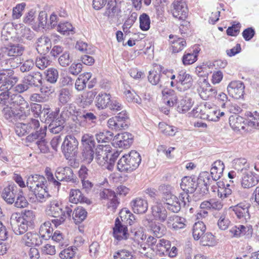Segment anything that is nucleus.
<instances>
[{"label":"nucleus","mask_w":259,"mask_h":259,"mask_svg":"<svg viewBox=\"0 0 259 259\" xmlns=\"http://www.w3.org/2000/svg\"><path fill=\"white\" fill-rule=\"evenodd\" d=\"M159 127L161 129V132L166 135L174 136L178 132V128L176 127L170 126L164 123H160Z\"/></svg>","instance_id":"nucleus-52"},{"label":"nucleus","mask_w":259,"mask_h":259,"mask_svg":"<svg viewBox=\"0 0 259 259\" xmlns=\"http://www.w3.org/2000/svg\"><path fill=\"white\" fill-rule=\"evenodd\" d=\"M47 186V181L46 178L39 175H31L27 177L26 186L29 190L33 192L37 189H41Z\"/></svg>","instance_id":"nucleus-13"},{"label":"nucleus","mask_w":259,"mask_h":259,"mask_svg":"<svg viewBox=\"0 0 259 259\" xmlns=\"http://www.w3.org/2000/svg\"><path fill=\"white\" fill-rule=\"evenodd\" d=\"M20 218L27 224V226H30V228H33L35 215L32 210H25L22 214H20Z\"/></svg>","instance_id":"nucleus-47"},{"label":"nucleus","mask_w":259,"mask_h":259,"mask_svg":"<svg viewBox=\"0 0 259 259\" xmlns=\"http://www.w3.org/2000/svg\"><path fill=\"white\" fill-rule=\"evenodd\" d=\"M245 85L243 82L240 80L232 81L228 85L227 91L233 98L236 99H240L244 94Z\"/></svg>","instance_id":"nucleus-19"},{"label":"nucleus","mask_w":259,"mask_h":259,"mask_svg":"<svg viewBox=\"0 0 259 259\" xmlns=\"http://www.w3.org/2000/svg\"><path fill=\"white\" fill-rule=\"evenodd\" d=\"M94 149L82 148L81 153L83 160L88 163H90L94 158Z\"/></svg>","instance_id":"nucleus-53"},{"label":"nucleus","mask_w":259,"mask_h":259,"mask_svg":"<svg viewBox=\"0 0 259 259\" xmlns=\"http://www.w3.org/2000/svg\"><path fill=\"white\" fill-rule=\"evenodd\" d=\"M78 142L72 135L66 136L62 145V152L67 159L75 156L78 149Z\"/></svg>","instance_id":"nucleus-7"},{"label":"nucleus","mask_w":259,"mask_h":259,"mask_svg":"<svg viewBox=\"0 0 259 259\" xmlns=\"http://www.w3.org/2000/svg\"><path fill=\"white\" fill-rule=\"evenodd\" d=\"M87 211L82 207L75 209L72 213V218L75 224H79L84 221L87 216Z\"/></svg>","instance_id":"nucleus-45"},{"label":"nucleus","mask_w":259,"mask_h":259,"mask_svg":"<svg viewBox=\"0 0 259 259\" xmlns=\"http://www.w3.org/2000/svg\"><path fill=\"white\" fill-rule=\"evenodd\" d=\"M72 62V58L68 52H64L59 57L58 62L63 67L68 66Z\"/></svg>","instance_id":"nucleus-59"},{"label":"nucleus","mask_w":259,"mask_h":259,"mask_svg":"<svg viewBox=\"0 0 259 259\" xmlns=\"http://www.w3.org/2000/svg\"><path fill=\"white\" fill-rule=\"evenodd\" d=\"M124 94L127 102L141 104V99L134 91L126 90Z\"/></svg>","instance_id":"nucleus-56"},{"label":"nucleus","mask_w":259,"mask_h":259,"mask_svg":"<svg viewBox=\"0 0 259 259\" xmlns=\"http://www.w3.org/2000/svg\"><path fill=\"white\" fill-rule=\"evenodd\" d=\"M51 61L45 56L37 57L35 60L36 66L39 69L44 70L50 65Z\"/></svg>","instance_id":"nucleus-55"},{"label":"nucleus","mask_w":259,"mask_h":259,"mask_svg":"<svg viewBox=\"0 0 259 259\" xmlns=\"http://www.w3.org/2000/svg\"><path fill=\"white\" fill-rule=\"evenodd\" d=\"M46 130L47 127L45 126L44 128H40L39 131H37V133H31L26 138L27 141L29 142L38 139L36 144L40 151L43 153H48L49 151L48 143L44 139L46 135Z\"/></svg>","instance_id":"nucleus-6"},{"label":"nucleus","mask_w":259,"mask_h":259,"mask_svg":"<svg viewBox=\"0 0 259 259\" xmlns=\"http://www.w3.org/2000/svg\"><path fill=\"white\" fill-rule=\"evenodd\" d=\"M229 123L231 127L235 131L245 130L246 122L244 119L238 115H232L229 117Z\"/></svg>","instance_id":"nucleus-33"},{"label":"nucleus","mask_w":259,"mask_h":259,"mask_svg":"<svg viewBox=\"0 0 259 259\" xmlns=\"http://www.w3.org/2000/svg\"><path fill=\"white\" fill-rule=\"evenodd\" d=\"M42 74L39 72H32L25 75L23 78V82L30 88H40L41 93L44 92V88L41 87L42 84ZM46 92V91H45Z\"/></svg>","instance_id":"nucleus-14"},{"label":"nucleus","mask_w":259,"mask_h":259,"mask_svg":"<svg viewBox=\"0 0 259 259\" xmlns=\"http://www.w3.org/2000/svg\"><path fill=\"white\" fill-rule=\"evenodd\" d=\"M121 13L120 9L117 6L116 0H109L106 11L104 13V16L108 17V19L113 20L118 19Z\"/></svg>","instance_id":"nucleus-23"},{"label":"nucleus","mask_w":259,"mask_h":259,"mask_svg":"<svg viewBox=\"0 0 259 259\" xmlns=\"http://www.w3.org/2000/svg\"><path fill=\"white\" fill-rule=\"evenodd\" d=\"M28 203L25 197L23 195L22 192L21 191L17 194L16 200L15 202V206L18 208H24L26 207Z\"/></svg>","instance_id":"nucleus-64"},{"label":"nucleus","mask_w":259,"mask_h":259,"mask_svg":"<svg viewBox=\"0 0 259 259\" xmlns=\"http://www.w3.org/2000/svg\"><path fill=\"white\" fill-rule=\"evenodd\" d=\"M141 161L140 154L136 151H131L120 158L117 167L120 172H131L138 167Z\"/></svg>","instance_id":"nucleus-2"},{"label":"nucleus","mask_w":259,"mask_h":259,"mask_svg":"<svg viewBox=\"0 0 259 259\" xmlns=\"http://www.w3.org/2000/svg\"><path fill=\"white\" fill-rule=\"evenodd\" d=\"M69 114L76 117L81 122L85 123L90 125H95L97 122V116L94 113L82 109H76L72 104L69 105Z\"/></svg>","instance_id":"nucleus-4"},{"label":"nucleus","mask_w":259,"mask_h":259,"mask_svg":"<svg viewBox=\"0 0 259 259\" xmlns=\"http://www.w3.org/2000/svg\"><path fill=\"white\" fill-rule=\"evenodd\" d=\"M22 243L27 246H39L42 243L40 236L36 233L28 232L22 237Z\"/></svg>","instance_id":"nucleus-25"},{"label":"nucleus","mask_w":259,"mask_h":259,"mask_svg":"<svg viewBox=\"0 0 259 259\" xmlns=\"http://www.w3.org/2000/svg\"><path fill=\"white\" fill-rule=\"evenodd\" d=\"M113 234L115 239L118 241L126 239L128 238L127 227L121 224L118 218L115 220Z\"/></svg>","instance_id":"nucleus-22"},{"label":"nucleus","mask_w":259,"mask_h":259,"mask_svg":"<svg viewBox=\"0 0 259 259\" xmlns=\"http://www.w3.org/2000/svg\"><path fill=\"white\" fill-rule=\"evenodd\" d=\"M69 201L74 204L80 202L90 204L91 202L89 199L83 196L80 190L74 189H72L70 191Z\"/></svg>","instance_id":"nucleus-29"},{"label":"nucleus","mask_w":259,"mask_h":259,"mask_svg":"<svg viewBox=\"0 0 259 259\" xmlns=\"http://www.w3.org/2000/svg\"><path fill=\"white\" fill-rule=\"evenodd\" d=\"M132 209L135 213L143 214L148 209L147 201L142 198H136L131 202Z\"/></svg>","instance_id":"nucleus-27"},{"label":"nucleus","mask_w":259,"mask_h":259,"mask_svg":"<svg viewBox=\"0 0 259 259\" xmlns=\"http://www.w3.org/2000/svg\"><path fill=\"white\" fill-rule=\"evenodd\" d=\"M249 207L250 205L248 203H240L231 207V208L234 212L237 219L241 220L242 221H247L250 219Z\"/></svg>","instance_id":"nucleus-21"},{"label":"nucleus","mask_w":259,"mask_h":259,"mask_svg":"<svg viewBox=\"0 0 259 259\" xmlns=\"http://www.w3.org/2000/svg\"><path fill=\"white\" fill-rule=\"evenodd\" d=\"M185 222L184 218L174 215L168 218L167 224L168 227H171L174 230L177 231L185 227Z\"/></svg>","instance_id":"nucleus-32"},{"label":"nucleus","mask_w":259,"mask_h":259,"mask_svg":"<svg viewBox=\"0 0 259 259\" xmlns=\"http://www.w3.org/2000/svg\"><path fill=\"white\" fill-rule=\"evenodd\" d=\"M4 105L6 107L4 108L3 113L5 118L12 120L13 119H17L20 117L22 112L20 110L12 106H9L7 104Z\"/></svg>","instance_id":"nucleus-38"},{"label":"nucleus","mask_w":259,"mask_h":259,"mask_svg":"<svg viewBox=\"0 0 259 259\" xmlns=\"http://www.w3.org/2000/svg\"><path fill=\"white\" fill-rule=\"evenodd\" d=\"M52 46L51 39L46 36H42L37 39L36 50L38 53L46 54Z\"/></svg>","instance_id":"nucleus-30"},{"label":"nucleus","mask_w":259,"mask_h":259,"mask_svg":"<svg viewBox=\"0 0 259 259\" xmlns=\"http://www.w3.org/2000/svg\"><path fill=\"white\" fill-rule=\"evenodd\" d=\"M33 192L35 196L37 201L39 203L45 202L51 197L48 191L47 186L41 187V189L35 190Z\"/></svg>","instance_id":"nucleus-42"},{"label":"nucleus","mask_w":259,"mask_h":259,"mask_svg":"<svg viewBox=\"0 0 259 259\" xmlns=\"http://www.w3.org/2000/svg\"><path fill=\"white\" fill-rule=\"evenodd\" d=\"M53 229L49 221L44 223L39 228V236L44 240H49L53 234Z\"/></svg>","instance_id":"nucleus-39"},{"label":"nucleus","mask_w":259,"mask_h":259,"mask_svg":"<svg viewBox=\"0 0 259 259\" xmlns=\"http://www.w3.org/2000/svg\"><path fill=\"white\" fill-rule=\"evenodd\" d=\"M225 168L224 163L220 160H217L212 164L210 174L212 179L217 181L222 177Z\"/></svg>","instance_id":"nucleus-35"},{"label":"nucleus","mask_w":259,"mask_h":259,"mask_svg":"<svg viewBox=\"0 0 259 259\" xmlns=\"http://www.w3.org/2000/svg\"><path fill=\"white\" fill-rule=\"evenodd\" d=\"M143 221L145 226H150L151 231L156 237L160 238L164 235L165 228L163 225L159 223L152 222L148 219H145Z\"/></svg>","instance_id":"nucleus-31"},{"label":"nucleus","mask_w":259,"mask_h":259,"mask_svg":"<svg viewBox=\"0 0 259 259\" xmlns=\"http://www.w3.org/2000/svg\"><path fill=\"white\" fill-rule=\"evenodd\" d=\"M62 206L60 202L56 200L50 201V203L46 208V213L49 215L54 218H58L62 215Z\"/></svg>","instance_id":"nucleus-26"},{"label":"nucleus","mask_w":259,"mask_h":259,"mask_svg":"<svg viewBox=\"0 0 259 259\" xmlns=\"http://www.w3.org/2000/svg\"><path fill=\"white\" fill-rule=\"evenodd\" d=\"M128 115L125 110H122L117 115L110 118L108 120V126L112 130L120 131L127 128V121Z\"/></svg>","instance_id":"nucleus-9"},{"label":"nucleus","mask_w":259,"mask_h":259,"mask_svg":"<svg viewBox=\"0 0 259 259\" xmlns=\"http://www.w3.org/2000/svg\"><path fill=\"white\" fill-rule=\"evenodd\" d=\"M171 12L172 16L179 20H185L188 14V9L186 2L175 0L171 4Z\"/></svg>","instance_id":"nucleus-12"},{"label":"nucleus","mask_w":259,"mask_h":259,"mask_svg":"<svg viewBox=\"0 0 259 259\" xmlns=\"http://www.w3.org/2000/svg\"><path fill=\"white\" fill-rule=\"evenodd\" d=\"M197 185V182L195 178L185 177L182 178L180 186L185 193L181 194V197L185 205L187 202H187H189L188 193H193L196 189Z\"/></svg>","instance_id":"nucleus-8"},{"label":"nucleus","mask_w":259,"mask_h":259,"mask_svg":"<svg viewBox=\"0 0 259 259\" xmlns=\"http://www.w3.org/2000/svg\"><path fill=\"white\" fill-rule=\"evenodd\" d=\"M245 115L248 117L246 120V125L253 128H259V113L247 112Z\"/></svg>","instance_id":"nucleus-41"},{"label":"nucleus","mask_w":259,"mask_h":259,"mask_svg":"<svg viewBox=\"0 0 259 259\" xmlns=\"http://www.w3.org/2000/svg\"><path fill=\"white\" fill-rule=\"evenodd\" d=\"M133 136L128 132H124L116 135L112 142V145L115 147L128 148L133 143Z\"/></svg>","instance_id":"nucleus-16"},{"label":"nucleus","mask_w":259,"mask_h":259,"mask_svg":"<svg viewBox=\"0 0 259 259\" xmlns=\"http://www.w3.org/2000/svg\"><path fill=\"white\" fill-rule=\"evenodd\" d=\"M193 84L192 76L185 70L179 71L177 75L176 85L177 89L181 91H185L189 89Z\"/></svg>","instance_id":"nucleus-10"},{"label":"nucleus","mask_w":259,"mask_h":259,"mask_svg":"<svg viewBox=\"0 0 259 259\" xmlns=\"http://www.w3.org/2000/svg\"><path fill=\"white\" fill-rule=\"evenodd\" d=\"M26 125H27V127L28 133L32 132L31 133H37V131H39L40 128H41L39 127V121L37 119L33 118L31 119L27 123H26Z\"/></svg>","instance_id":"nucleus-60"},{"label":"nucleus","mask_w":259,"mask_h":259,"mask_svg":"<svg viewBox=\"0 0 259 259\" xmlns=\"http://www.w3.org/2000/svg\"><path fill=\"white\" fill-rule=\"evenodd\" d=\"M77 248L75 247H69L62 250L59 253V256L61 259L72 258L76 252Z\"/></svg>","instance_id":"nucleus-51"},{"label":"nucleus","mask_w":259,"mask_h":259,"mask_svg":"<svg viewBox=\"0 0 259 259\" xmlns=\"http://www.w3.org/2000/svg\"><path fill=\"white\" fill-rule=\"evenodd\" d=\"M133 257L132 253L125 249L119 250L113 255L114 259H133Z\"/></svg>","instance_id":"nucleus-62"},{"label":"nucleus","mask_w":259,"mask_h":259,"mask_svg":"<svg viewBox=\"0 0 259 259\" xmlns=\"http://www.w3.org/2000/svg\"><path fill=\"white\" fill-rule=\"evenodd\" d=\"M170 40V43L171 44L172 52L174 53H178L183 50L186 46L185 40L181 37H178L176 35L170 34L169 36Z\"/></svg>","instance_id":"nucleus-36"},{"label":"nucleus","mask_w":259,"mask_h":259,"mask_svg":"<svg viewBox=\"0 0 259 259\" xmlns=\"http://www.w3.org/2000/svg\"><path fill=\"white\" fill-rule=\"evenodd\" d=\"M113 137V133L106 130L100 132L96 134V138L98 143H108L112 140Z\"/></svg>","instance_id":"nucleus-48"},{"label":"nucleus","mask_w":259,"mask_h":259,"mask_svg":"<svg viewBox=\"0 0 259 259\" xmlns=\"http://www.w3.org/2000/svg\"><path fill=\"white\" fill-rule=\"evenodd\" d=\"M152 213L155 220L162 223L166 220L167 217L165 207H163L161 203H157L152 206Z\"/></svg>","instance_id":"nucleus-28"},{"label":"nucleus","mask_w":259,"mask_h":259,"mask_svg":"<svg viewBox=\"0 0 259 259\" xmlns=\"http://www.w3.org/2000/svg\"><path fill=\"white\" fill-rule=\"evenodd\" d=\"M170 248V242L164 239H159L153 248V251L159 255L164 254Z\"/></svg>","instance_id":"nucleus-40"},{"label":"nucleus","mask_w":259,"mask_h":259,"mask_svg":"<svg viewBox=\"0 0 259 259\" xmlns=\"http://www.w3.org/2000/svg\"><path fill=\"white\" fill-rule=\"evenodd\" d=\"M191 106L192 104L190 99H182L179 102L177 110L180 113H185L190 109Z\"/></svg>","instance_id":"nucleus-57"},{"label":"nucleus","mask_w":259,"mask_h":259,"mask_svg":"<svg viewBox=\"0 0 259 259\" xmlns=\"http://www.w3.org/2000/svg\"><path fill=\"white\" fill-rule=\"evenodd\" d=\"M111 95L106 93H99L96 98V106L98 109H105L111 102Z\"/></svg>","instance_id":"nucleus-34"},{"label":"nucleus","mask_w":259,"mask_h":259,"mask_svg":"<svg viewBox=\"0 0 259 259\" xmlns=\"http://www.w3.org/2000/svg\"><path fill=\"white\" fill-rule=\"evenodd\" d=\"M198 91L200 97L205 100L215 98L217 93V90L212 87L206 79L201 82Z\"/></svg>","instance_id":"nucleus-20"},{"label":"nucleus","mask_w":259,"mask_h":259,"mask_svg":"<svg viewBox=\"0 0 259 259\" xmlns=\"http://www.w3.org/2000/svg\"><path fill=\"white\" fill-rule=\"evenodd\" d=\"M10 224L16 235H22L26 232L30 226H27L20 218V213H13L10 218Z\"/></svg>","instance_id":"nucleus-11"},{"label":"nucleus","mask_w":259,"mask_h":259,"mask_svg":"<svg viewBox=\"0 0 259 259\" xmlns=\"http://www.w3.org/2000/svg\"><path fill=\"white\" fill-rule=\"evenodd\" d=\"M75 28L68 22L60 23L57 26V30L63 35H69L75 33Z\"/></svg>","instance_id":"nucleus-46"},{"label":"nucleus","mask_w":259,"mask_h":259,"mask_svg":"<svg viewBox=\"0 0 259 259\" xmlns=\"http://www.w3.org/2000/svg\"><path fill=\"white\" fill-rule=\"evenodd\" d=\"M71 98V94L70 91L67 89H62L60 90L59 96L60 102L65 104L68 102Z\"/></svg>","instance_id":"nucleus-58"},{"label":"nucleus","mask_w":259,"mask_h":259,"mask_svg":"<svg viewBox=\"0 0 259 259\" xmlns=\"http://www.w3.org/2000/svg\"><path fill=\"white\" fill-rule=\"evenodd\" d=\"M6 104L20 110L21 112L22 109L28 107V103L21 95L18 93H13L11 91L5 90L0 94V106Z\"/></svg>","instance_id":"nucleus-3"},{"label":"nucleus","mask_w":259,"mask_h":259,"mask_svg":"<svg viewBox=\"0 0 259 259\" xmlns=\"http://www.w3.org/2000/svg\"><path fill=\"white\" fill-rule=\"evenodd\" d=\"M218 217L219 220L217 223L218 227L222 230H226L231 224V222L227 215V211H224L220 213Z\"/></svg>","instance_id":"nucleus-43"},{"label":"nucleus","mask_w":259,"mask_h":259,"mask_svg":"<svg viewBox=\"0 0 259 259\" xmlns=\"http://www.w3.org/2000/svg\"><path fill=\"white\" fill-rule=\"evenodd\" d=\"M47 80L51 83H55L58 78V71L57 69L51 68L47 70Z\"/></svg>","instance_id":"nucleus-63"},{"label":"nucleus","mask_w":259,"mask_h":259,"mask_svg":"<svg viewBox=\"0 0 259 259\" xmlns=\"http://www.w3.org/2000/svg\"><path fill=\"white\" fill-rule=\"evenodd\" d=\"M150 20L148 15L143 13L140 17V27L143 30H147L150 28Z\"/></svg>","instance_id":"nucleus-61"},{"label":"nucleus","mask_w":259,"mask_h":259,"mask_svg":"<svg viewBox=\"0 0 259 259\" xmlns=\"http://www.w3.org/2000/svg\"><path fill=\"white\" fill-rule=\"evenodd\" d=\"M3 49L4 57L6 58L20 57L24 50L23 48L19 45L11 46Z\"/></svg>","instance_id":"nucleus-37"},{"label":"nucleus","mask_w":259,"mask_h":259,"mask_svg":"<svg viewBox=\"0 0 259 259\" xmlns=\"http://www.w3.org/2000/svg\"><path fill=\"white\" fill-rule=\"evenodd\" d=\"M258 181L259 179L257 174L248 171L244 174L242 177L241 185L243 188L249 189L255 186Z\"/></svg>","instance_id":"nucleus-24"},{"label":"nucleus","mask_w":259,"mask_h":259,"mask_svg":"<svg viewBox=\"0 0 259 259\" xmlns=\"http://www.w3.org/2000/svg\"><path fill=\"white\" fill-rule=\"evenodd\" d=\"M13 187L5 188L2 193V196L4 200L9 204H12L15 202V194L14 193Z\"/></svg>","instance_id":"nucleus-49"},{"label":"nucleus","mask_w":259,"mask_h":259,"mask_svg":"<svg viewBox=\"0 0 259 259\" xmlns=\"http://www.w3.org/2000/svg\"><path fill=\"white\" fill-rule=\"evenodd\" d=\"M20 63V57L7 58L1 62L3 67V71L0 72L1 91L10 89L18 81V78L13 75L14 72L12 69L17 67Z\"/></svg>","instance_id":"nucleus-1"},{"label":"nucleus","mask_w":259,"mask_h":259,"mask_svg":"<svg viewBox=\"0 0 259 259\" xmlns=\"http://www.w3.org/2000/svg\"><path fill=\"white\" fill-rule=\"evenodd\" d=\"M169 73L165 70L162 71V66L157 65L149 71L148 80L152 85L159 84L160 87H162L169 82L168 74Z\"/></svg>","instance_id":"nucleus-5"},{"label":"nucleus","mask_w":259,"mask_h":259,"mask_svg":"<svg viewBox=\"0 0 259 259\" xmlns=\"http://www.w3.org/2000/svg\"><path fill=\"white\" fill-rule=\"evenodd\" d=\"M206 227L204 223L198 221L195 223L193 229V236L195 240H199L204 234Z\"/></svg>","instance_id":"nucleus-44"},{"label":"nucleus","mask_w":259,"mask_h":259,"mask_svg":"<svg viewBox=\"0 0 259 259\" xmlns=\"http://www.w3.org/2000/svg\"><path fill=\"white\" fill-rule=\"evenodd\" d=\"M111 147L109 145H98L96 149L95 159L101 166L107 164L109 159Z\"/></svg>","instance_id":"nucleus-15"},{"label":"nucleus","mask_w":259,"mask_h":259,"mask_svg":"<svg viewBox=\"0 0 259 259\" xmlns=\"http://www.w3.org/2000/svg\"><path fill=\"white\" fill-rule=\"evenodd\" d=\"M57 181L75 183L76 177L72 169L68 166L58 167L55 172Z\"/></svg>","instance_id":"nucleus-17"},{"label":"nucleus","mask_w":259,"mask_h":259,"mask_svg":"<svg viewBox=\"0 0 259 259\" xmlns=\"http://www.w3.org/2000/svg\"><path fill=\"white\" fill-rule=\"evenodd\" d=\"M201 111H202L201 116H200L201 119L214 121H216L219 119L220 110H218L215 106L206 104L202 106Z\"/></svg>","instance_id":"nucleus-18"},{"label":"nucleus","mask_w":259,"mask_h":259,"mask_svg":"<svg viewBox=\"0 0 259 259\" xmlns=\"http://www.w3.org/2000/svg\"><path fill=\"white\" fill-rule=\"evenodd\" d=\"M82 148L94 149L95 141L94 137L89 134H84L81 138Z\"/></svg>","instance_id":"nucleus-50"},{"label":"nucleus","mask_w":259,"mask_h":259,"mask_svg":"<svg viewBox=\"0 0 259 259\" xmlns=\"http://www.w3.org/2000/svg\"><path fill=\"white\" fill-rule=\"evenodd\" d=\"M96 94L92 91L88 92L81 96V103L83 106L90 105L93 102Z\"/></svg>","instance_id":"nucleus-54"}]
</instances>
